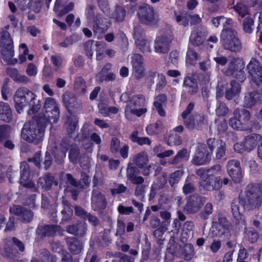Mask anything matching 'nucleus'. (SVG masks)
Listing matches in <instances>:
<instances>
[{
  "mask_svg": "<svg viewBox=\"0 0 262 262\" xmlns=\"http://www.w3.org/2000/svg\"><path fill=\"white\" fill-rule=\"evenodd\" d=\"M230 112V110L226 104L223 102H219L215 110L217 116H225Z\"/></svg>",
  "mask_w": 262,
  "mask_h": 262,
  "instance_id": "5fc2aeb1",
  "label": "nucleus"
},
{
  "mask_svg": "<svg viewBox=\"0 0 262 262\" xmlns=\"http://www.w3.org/2000/svg\"><path fill=\"white\" fill-rule=\"evenodd\" d=\"M126 15V10L121 6L117 5L112 14V18L116 21L121 23L124 21Z\"/></svg>",
  "mask_w": 262,
  "mask_h": 262,
  "instance_id": "58836bf2",
  "label": "nucleus"
},
{
  "mask_svg": "<svg viewBox=\"0 0 262 262\" xmlns=\"http://www.w3.org/2000/svg\"><path fill=\"white\" fill-rule=\"evenodd\" d=\"M226 167L233 181L236 184L241 183L243 176L239 161L234 159L230 160L228 162Z\"/></svg>",
  "mask_w": 262,
  "mask_h": 262,
  "instance_id": "a211bd4d",
  "label": "nucleus"
},
{
  "mask_svg": "<svg viewBox=\"0 0 262 262\" xmlns=\"http://www.w3.org/2000/svg\"><path fill=\"white\" fill-rule=\"evenodd\" d=\"M167 100V97L165 94L159 95L156 98V101L154 103L155 107L156 108L159 114L161 116H164L165 113L162 108V103L166 102Z\"/></svg>",
  "mask_w": 262,
  "mask_h": 262,
  "instance_id": "ea45409f",
  "label": "nucleus"
},
{
  "mask_svg": "<svg viewBox=\"0 0 262 262\" xmlns=\"http://www.w3.org/2000/svg\"><path fill=\"white\" fill-rule=\"evenodd\" d=\"M69 147V141L66 139H62L59 144L55 143L50 146V151L57 164L60 165L64 163Z\"/></svg>",
  "mask_w": 262,
  "mask_h": 262,
  "instance_id": "1a4fd4ad",
  "label": "nucleus"
},
{
  "mask_svg": "<svg viewBox=\"0 0 262 262\" xmlns=\"http://www.w3.org/2000/svg\"><path fill=\"white\" fill-rule=\"evenodd\" d=\"M207 144L199 143L191 163L197 166L208 163L211 158Z\"/></svg>",
  "mask_w": 262,
  "mask_h": 262,
  "instance_id": "4468645a",
  "label": "nucleus"
},
{
  "mask_svg": "<svg viewBox=\"0 0 262 262\" xmlns=\"http://www.w3.org/2000/svg\"><path fill=\"white\" fill-rule=\"evenodd\" d=\"M200 59L199 55L192 48H189L186 54V63L189 65L194 64Z\"/></svg>",
  "mask_w": 262,
  "mask_h": 262,
  "instance_id": "09e8293b",
  "label": "nucleus"
},
{
  "mask_svg": "<svg viewBox=\"0 0 262 262\" xmlns=\"http://www.w3.org/2000/svg\"><path fill=\"white\" fill-rule=\"evenodd\" d=\"M133 162L137 167L142 169L148 162V157L145 152L136 154L133 158Z\"/></svg>",
  "mask_w": 262,
  "mask_h": 262,
  "instance_id": "c9c22d12",
  "label": "nucleus"
},
{
  "mask_svg": "<svg viewBox=\"0 0 262 262\" xmlns=\"http://www.w3.org/2000/svg\"><path fill=\"white\" fill-rule=\"evenodd\" d=\"M62 231L61 227L57 225L48 224L43 226H38L36 230L37 237L40 239H43L46 237L55 236L57 233Z\"/></svg>",
  "mask_w": 262,
  "mask_h": 262,
  "instance_id": "6ab92c4d",
  "label": "nucleus"
},
{
  "mask_svg": "<svg viewBox=\"0 0 262 262\" xmlns=\"http://www.w3.org/2000/svg\"><path fill=\"white\" fill-rule=\"evenodd\" d=\"M254 20L250 17H246L243 22V28L244 31L248 34L252 32V26L254 25Z\"/></svg>",
  "mask_w": 262,
  "mask_h": 262,
  "instance_id": "13d9d810",
  "label": "nucleus"
},
{
  "mask_svg": "<svg viewBox=\"0 0 262 262\" xmlns=\"http://www.w3.org/2000/svg\"><path fill=\"white\" fill-rule=\"evenodd\" d=\"M251 87L253 89H259L262 93V66L255 58H252L246 68Z\"/></svg>",
  "mask_w": 262,
  "mask_h": 262,
  "instance_id": "0eeeda50",
  "label": "nucleus"
},
{
  "mask_svg": "<svg viewBox=\"0 0 262 262\" xmlns=\"http://www.w3.org/2000/svg\"><path fill=\"white\" fill-rule=\"evenodd\" d=\"M189 157V154L186 148H183L180 150L177 154L174 156L171 164H177L181 162L183 160H187Z\"/></svg>",
  "mask_w": 262,
  "mask_h": 262,
  "instance_id": "de8ad7c7",
  "label": "nucleus"
},
{
  "mask_svg": "<svg viewBox=\"0 0 262 262\" xmlns=\"http://www.w3.org/2000/svg\"><path fill=\"white\" fill-rule=\"evenodd\" d=\"M20 168L19 183L25 188H34L35 184L33 181L30 179V168L28 163L26 161L21 162Z\"/></svg>",
  "mask_w": 262,
  "mask_h": 262,
  "instance_id": "aec40b11",
  "label": "nucleus"
},
{
  "mask_svg": "<svg viewBox=\"0 0 262 262\" xmlns=\"http://www.w3.org/2000/svg\"><path fill=\"white\" fill-rule=\"evenodd\" d=\"M61 205L63 207L61 211V222L66 223L71 220L73 214V210L72 205L66 199H62Z\"/></svg>",
  "mask_w": 262,
  "mask_h": 262,
  "instance_id": "2f4dec72",
  "label": "nucleus"
},
{
  "mask_svg": "<svg viewBox=\"0 0 262 262\" xmlns=\"http://www.w3.org/2000/svg\"><path fill=\"white\" fill-rule=\"evenodd\" d=\"M183 86L190 95L196 94L199 91L197 80L191 76H187L184 78Z\"/></svg>",
  "mask_w": 262,
  "mask_h": 262,
  "instance_id": "c85d7f7f",
  "label": "nucleus"
},
{
  "mask_svg": "<svg viewBox=\"0 0 262 262\" xmlns=\"http://www.w3.org/2000/svg\"><path fill=\"white\" fill-rule=\"evenodd\" d=\"M77 122V119L74 117H68L65 126L67 128V133L70 137H71L72 134H73L76 130Z\"/></svg>",
  "mask_w": 262,
  "mask_h": 262,
  "instance_id": "49530a36",
  "label": "nucleus"
},
{
  "mask_svg": "<svg viewBox=\"0 0 262 262\" xmlns=\"http://www.w3.org/2000/svg\"><path fill=\"white\" fill-rule=\"evenodd\" d=\"M206 39L205 31L196 28L192 31L189 37V41L194 47H199L204 43Z\"/></svg>",
  "mask_w": 262,
  "mask_h": 262,
  "instance_id": "cd10ccee",
  "label": "nucleus"
},
{
  "mask_svg": "<svg viewBox=\"0 0 262 262\" xmlns=\"http://www.w3.org/2000/svg\"><path fill=\"white\" fill-rule=\"evenodd\" d=\"M262 204V196L259 188L253 184H249L243 192L239 194L238 199H234L231 204L233 217L238 222L242 220L243 214L240 205L244 209L253 210L258 209Z\"/></svg>",
  "mask_w": 262,
  "mask_h": 262,
  "instance_id": "f257e3e1",
  "label": "nucleus"
},
{
  "mask_svg": "<svg viewBox=\"0 0 262 262\" xmlns=\"http://www.w3.org/2000/svg\"><path fill=\"white\" fill-rule=\"evenodd\" d=\"M46 127L45 120L35 116L32 120L24 124L21 137L27 142L37 145L43 140Z\"/></svg>",
  "mask_w": 262,
  "mask_h": 262,
  "instance_id": "7ed1b4c3",
  "label": "nucleus"
},
{
  "mask_svg": "<svg viewBox=\"0 0 262 262\" xmlns=\"http://www.w3.org/2000/svg\"><path fill=\"white\" fill-rule=\"evenodd\" d=\"M255 90L245 94L244 98V106L245 107L251 108L262 102V94L257 89Z\"/></svg>",
  "mask_w": 262,
  "mask_h": 262,
  "instance_id": "4be33fe9",
  "label": "nucleus"
},
{
  "mask_svg": "<svg viewBox=\"0 0 262 262\" xmlns=\"http://www.w3.org/2000/svg\"><path fill=\"white\" fill-rule=\"evenodd\" d=\"M217 219V221L212 222L211 232L213 235H227L230 233V222L228 221L226 216L222 214L218 215Z\"/></svg>",
  "mask_w": 262,
  "mask_h": 262,
  "instance_id": "ddd939ff",
  "label": "nucleus"
},
{
  "mask_svg": "<svg viewBox=\"0 0 262 262\" xmlns=\"http://www.w3.org/2000/svg\"><path fill=\"white\" fill-rule=\"evenodd\" d=\"M53 184L57 186L58 182L55 180V177L48 172L43 174L37 181L38 187L46 191L51 190Z\"/></svg>",
  "mask_w": 262,
  "mask_h": 262,
  "instance_id": "a878e982",
  "label": "nucleus"
},
{
  "mask_svg": "<svg viewBox=\"0 0 262 262\" xmlns=\"http://www.w3.org/2000/svg\"><path fill=\"white\" fill-rule=\"evenodd\" d=\"M38 256L41 262H56L57 258L46 249L40 250Z\"/></svg>",
  "mask_w": 262,
  "mask_h": 262,
  "instance_id": "a19ab883",
  "label": "nucleus"
},
{
  "mask_svg": "<svg viewBox=\"0 0 262 262\" xmlns=\"http://www.w3.org/2000/svg\"><path fill=\"white\" fill-rule=\"evenodd\" d=\"M194 107V103L190 102L186 110L181 114V117L185 119L184 125L188 129L201 130L207 124V117L204 114L195 113L187 117L193 110Z\"/></svg>",
  "mask_w": 262,
  "mask_h": 262,
  "instance_id": "39448f33",
  "label": "nucleus"
},
{
  "mask_svg": "<svg viewBox=\"0 0 262 262\" xmlns=\"http://www.w3.org/2000/svg\"><path fill=\"white\" fill-rule=\"evenodd\" d=\"M145 102V99L143 95H135L127 104L126 111L129 112L138 117L141 116L146 112V108L141 107L144 106Z\"/></svg>",
  "mask_w": 262,
  "mask_h": 262,
  "instance_id": "dca6fc26",
  "label": "nucleus"
},
{
  "mask_svg": "<svg viewBox=\"0 0 262 262\" xmlns=\"http://www.w3.org/2000/svg\"><path fill=\"white\" fill-rule=\"evenodd\" d=\"M101 44L97 42L94 43V41L93 40H89L87 41L84 44V50L85 55L90 59L92 58L93 52V51L95 47L100 46Z\"/></svg>",
  "mask_w": 262,
  "mask_h": 262,
  "instance_id": "3c124183",
  "label": "nucleus"
},
{
  "mask_svg": "<svg viewBox=\"0 0 262 262\" xmlns=\"http://www.w3.org/2000/svg\"><path fill=\"white\" fill-rule=\"evenodd\" d=\"M262 136L257 134H252L246 136L243 142L247 149V152L253 150L261 140Z\"/></svg>",
  "mask_w": 262,
  "mask_h": 262,
  "instance_id": "7c9ffc66",
  "label": "nucleus"
},
{
  "mask_svg": "<svg viewBox=\"0 0 262 262\" xmlns=\"http://www.w3.org/2000/svg\"><path fill=\"white\" fill-rule=\"evenodd\" d=\"M173 39L171 29H168L167 33L156 38L155 41V51L159 54L167 53L170 50V45Z\"/></svg>",
  "mask_w": 262,
  "mask_h": 262,
  "instance_id": "9d476101",
  "label": "nucleus"
},
{
  "mask_svg": "<svg viewBox=\"0 0 262 262\" xmlns=\"http://www.w3.org/2000/svg\"><path fill=\"white\" fill-rule=\"evenodd\" d=\"M134 38L135 42H138L145 39V34L143 28L140 26H137L134 28Z\"/></svg>",
  "mask_w": 262,
  "mask_h": 262,
  "instance_id": "603ef678",
  "label": "nucleus"
},
{
  "mask_svg": "<svg viewBox=\"0 0 262 262\" xmlns=\"http://www.w3.org/2000/svg\"><path fill=\"white\" fill-rule=\"evenodd\" d=\"M53 158L50 151H46L43 159V165L46 170H48L52 165Z\"/></svg>",
  "mask_w": 262,
  "mask_h": 262,
  "instance_id": "338daca9",
  "label": "nucleus"
},
{
  "mask_svg": "<svg viewBox=\"0 0 262 262\" xmlns=\"http://www.w3.org/2000/svg\"><path fill=\"white\" fill-rule=\"evenodd\" d=\"M58 109L59 107L54 99L49 97L46 99L43 108V112L53 110L55 116H57Z\"/></svg>",
  "mask_w": 262,
  "mask_h": 262,
  "instance_id": "4c0bfd02",
  "label": "nucleus"
},
{
  "mask_svg": "<svg viewBox=\"0 0 262 262\" xmlns=\"http://www.w3.org/2000/svg\"><path fill=\"white\" fill-rule=\"evenodd\" d=\"M0 46L2 47H11L13 46V42L11 37L10 33L5 30L2 31L1 33Z\"/></svg>",
  "mask_w": 262,
  "mask_h": 262,
  "instance_id": "37998d69",
  "label": "nucleus"
},
{
  "mask_svg": "<svg viewBox=\"0 0 262 262\" xmlns=\"http://www.w3.org/2000/svg\"><path fill=\"white\" fill-rule=\"evenodd\" d=\"M78 163L83 169H88L90 167V158L85 153H83L78 159Z\"/></svg>",
  "mask_w": 262,
  "mask_h": 262,
  "instance_id": "680f3d73",
  "label": "nucleus"
},
{
  "mask_svg": "<svg viewBox=\"0 0 262 262\" xmlns=\"http://www.w3.org/2000/svg\"><path fill=\"white\" fill-rule=\"evenodd\" d=\"M18 253L14 250L10 245H6L4 247V255L9 258L13 259L17 257Z\"/></svg>",
  "mask_w": 262,
  "mask_h": 262,
  "instance_id": "774afa93",
  "label": "nucleus"
},
{
  "mask_svg": "<svg viewBox=\"0 0 262 262\" xmlns=\"http://www.w3.org/2000/svg\"><path fill=\"white\" fill-rule=\"evenodd\" d=\"M212 212L213 205L211 203H207L204 206L203 211L200 213L199 216L202 220H206Z\"/></svg>",
  "mask_w": 262,
  "mask_h": 262,
  "instance_id": "6e6d98bb",
  "label": "nucleus"
},
{
  "mask_svg": "<svg viewBox=\"0 0 262 262\" xmlns=\"http://www.w3.org/2000/svg\"><path fill=\"white\" fill-rule=\"evenodd\" d=\"M163 127V123L159 120L155 123L148 125L146 127V130L148 135H154L160 133L162 131Z\"/></svg>",
  "mask_w": 262,
  "mask_h": 262,
  "instance_id": "79ce46f5",
  "label": "nucleus"
},
{
  "mask_svg": "<svg viewBox=\"0 0 262 262\" xmlns=\"http://www.w3.org/2000/svg\"><path fill=\"white\" fill-rule=\"evenodd\" d=\"M9 212L16 216L18 220L25 224L31 223L34 217V213L31 210L20 205H13L9 208Z\"/></svg>",
  "mask_w": 262,
  "mask_h": 262,
  "instance_id": "f8f14e48",
  "label": "nucleus"
},
{
  "mask_svg": "<svg viewBox=\"0 0 262 262\" xmlns=\"http://www.w3.org/2000/svg\"><path fill=\"white\" fill-rule=\"evenodd\" d=\"M183 170H177L170 173L169 177L168 182L171 187H173L176 184H178L180 181L183 174Z\"/></svg>",
  "mask_w": 262,
  "mask_h": 262,
  "instance_id": "8fccbe9b",
  "label": "nucleus"
},
{
  "mask_svg": "<svg viewBox=\"0 0 262 262\" xmlns=\"http://www.w3.org/2000/svg\"><path fill=\"white\" fill-rule=\"evenodd\" d=\"M137 185L135 189L134 195L140 202H142L144 198L146 185L142 184Z\"/></svg>",
  "mask_w": 262,
  "mask_h": 262,
  "instance_id": "052dcab7",
  "label": "nucleus"
},
{
  "mask_svg": "<svg viewBox=\"0 0 262 262\" xmlns=\"http://www.w3.org/2000/svg\"><path fill=\"white\" fill-rule=\"evenodd\" d=\"M205 201V197L198 193H193L187 198L184 210L187 214L195 213L200 210Z\"/></svg>",
  "mask_w": 262,
  "mask_h": 262,
  "instance_id": "9b49d317",
  "label": "nucleus"
},
{
  "mask_svg": "<svg viewBox=\"0 0 262 262\" xmlns=\"http://www.w3.org/2000/svg\"><path fill=\"white\" fill-rule=\"evenodd\" d=\"M1 49L2 54L4 61L9 64H14L17 63V59H12L14 56L13 46L11 47H2Z\"/></svg>",
  "mask_w": 262,
  "mask_h": 262,
  "instance_id": "72a5a7b5",
  "label": "nucleus"
},
{
  "mask_svg": "<svg viewBox=\"0 0 262 262\" xmlns=\"http://www.w3.org/2000/svg\"><path fill=\"white\" fill-rule=\"evenodd\" d=\"M140 173L139 168L134 165L133 163H129L128 164L126 168V177L132 183L135 185H140L144 183V178L138 176Z\"/></svg>",
  "mask_w": 262,
  "mask_h": 262,
  "instance_id": "412c9836",
  "label": "nucleus"
},
{
  "mask_svg": "<svg viewBox=\"0 0 262 262\" xmlns=\"http://www.w3.org/2000/svg\"><path fill=\"white\" fill-rule=\"evenodd\" d=\"M194 254L193 247L191 244H186L181 253L182 257L187 261H190Z\"/></svg>",
  "mask_w": 262,
  "mask_h": 262,
  "instance_id": "c03bdc74",
  "label": "nucleus"
},
{
  "mask_svg": "<svg viewBox=\"0 0 262 262\" xmlns=\"http://www.w3.org/2000/svg\"><path fill=\"white\" fill-rule=\"evenodd\" d=\"M68 158L70 162L76 164L78 163V159L80 158L81 154L79 147L76 144H70Z\"/></svg>",
  "mask_w": 262,
  "mask_h": 262,
  "instance_id": "f704fd0d",
  "label": "nucleus"
},
{
  "mask_svg": "<svg viewBox=\"0 0 262 262\" xmlns=\"http://www.w3.org/2000/svg\"><path fill=\"white\" fill-rule=\"evenodd\" d=\"M206 144L211 157L213 151H214L213 157L214 160H220L226 157L227 152L226 144L222 140L210 138L207 140Z\"/></svg>",
  "mask_w": 262,
  "mask_h": 262,
  "instance_id": "6e6552de",
  "label": "nucleus"
},
{
  "mask_svg": "<svg viewBox=\"0 0 262 262\" xmlns=\"http://www.w3.org/2000/svg\"><path fill=\"white\" fill-rule=\"evenodd\" d=\"M199 188L200 191L203 189L206 191H213V187L212 185V178H207L199 182Z\"/></svg>",
  "mask_w": 262,
  "mask_h": 262,
  "instance_id": "bf43d9fd",
  "label": "nucleus"
},
{
  "mask_svg": "<svg viewBox=\"0 0 262 262\" xmlns=\"http://www.w3.org/2000/svg\"><path fill=\"white\" fill-rule=\"evenodd\" d=\"M91 201L94 210L100 216L104 215V210L107 205L105 196L99 191L93 190Z\"/></svg>",
  "mask_w": 262,
  "mask_h": 262,
  "instance_id": "f3484780",
  "label": "nucleus"
},
{
  "mask_svg": "<svg viewBox=\"0 0 262 262\" xmlns=\"http://www.w3.org/2000/svg\"><path fill=\"white\" fill-rule=\"evenodd\" d=\"M74 88L79 93H84L86 86L84 79L82 77H78L76 78L74 83Z\"/></svg>",
  "mask_w": 262,
  "mask_h": 262,
  "instance_id": "864d4df0",
  "label": "nucleus"
},
{
  "mask_svg": "<svg viewBox=\"0 0 262 262\" xmlns=\"http://www.w3.org/2000/svg\"><path fill=\"white\" fill-rule=\"evenodd\" d=\"M35 117L36 118H43L45 120V126H46L48 122H50L51 123L57 122L59 118V109H58L57 116H55L53 110H52L50 112L46 111L43 112L42 114H39Z\"/></svg>",
  "mask_w": 262,
  "mask_h": 262,
  "instance_id": "e433bc0d",
  "label": "nucleus"
},
{
  "mask_svg": "<svg viewBox=\"0 0 262 262\" xmlns=\"http://www.w3.org/2000/svg\"><path fill=\"white\" fill-rule=\"evenodd\" d=\"M223 48L232 52L238 53L242 50V43L238 38L237 32L231 26L224 25L220 39Z\"/></svg>",
  "mask_w": 262,
  "mask_h": 262,
  "instance_id": "20e7f679",
  "label": "nucleus"
},
{
  "mask_svg": "<svg viewBox=\"0 0 262 262\" xmlns=\"http://www.w3.org/2000/svg\"><path fill=\"white\" fill-rule=\"evenodd\" d=\"M183 192L185 195L194 193L196 190L194 183L188 177L185 180L182 188Z\"/></svg>",
  "mask_w": 262,
  "mask_h": 262,
  "instance_id": "a18cd8bd",
  "label": "nucleus"
},
{
  "mask_svg": "<svg viewBox=\"0 0 262 262\" xmlns=\"http://www.w3.org/2000/svg\"><path fill=\"white\" fill-rule=\"evenodd\" d=\"M211 21H212L213 25L216 28L218 27L221 23H225V24H224L223 26H224V25H227V24L228 25V23L229 24L230 26H231L230 24L231 19H228L223 16H220L215 17H213L211 19Z\"/></svg>",
  "mask_w": 262,
  "mask_h": 262,
  "instance_id": "69168bd1",
  "label": "nucleus"
},
{
  "mask_svg": "<svg viewBox=\"0 0 262 262\" xmlns=\"http://www.w3.org/2000/svg\"><path fill=\"white\" fill-rule=\"evenodd\" d=\"M245 63L243 59L239 57L233 58L230 60L228 68L224 71V73L227 76L233 75L239 69H244Z\"/></svg>",
  "mask_w": 262,
  "mask_h": 262,
  "instance_id": "bb28decb",
  "label": "nucleus"
},
{
  "mask_svg": "<svg viewBox=\"0 0 262 262\" xmlns=\"http://www.w3.org/2000/svg\"><path fill=\"white\" fill-rule=\"evenodd\" d=\"M233 117L229 120V124L234 129L248 130L250 128L251 114L245 108H236L233 113Z\"/></svg>",
  "mask_w": 262,
  "mask_h": 262,
  "instance_id": "423d86ee",
  "label": "nucleus"
},
{
  "mask_svg": "<svg viewBox=\"0 0 262 262\" xmlns=\"http://www.w3.org/2000/svg\"><path fill=\"white\" fill-rule=\"evenodd\" d=\"M12 119V111L10 105L7 103L0 102V120L9 123Z\"/></svg>",
  "mask_w": 262,
  "mask_h": 262,
  "instance_id": "473e14b6",
  "label": "nucleus"
},
{
  "mask_svg": "<svg viewBox=\"0 0 262 262\" xmlns=\"http://www.w3.org/2000/svg\"><path fill=\"white\" fill-rule=\"evenodd\" d=\"M66 231L76 237H83L86 233L87 225L85 222H77L66 227Z\"/></svg>",
  "mask_w": 262,
  "mask_h": 262,
  "instance_id": "b1692460",
  "label": "nucleus"
},
{
  "mask_svg": "<svg viewBox=\"0 0 262 262\" xmlns=\"http://www.w3.org/2000/svg\"><path fill=\"white\" fill-rule=\"evenodd\" d=\"M62 101L68 112L71 114L75 110L80 108V104L77 102L74 95L72 93L66 92L63 94Z\"/></svg>",
  "mask_w": 262,
  "mask_h": 262,
  "instance_id": "393cba45",
  "label": "nucleus"
},
{
  "mask_svg": "<svg viewBox=\"0 0 262 262\" xmlns=\"http://www.w3.org/2000/svg\"><path fill=\"white\" fill-rule=\"evenodd\" d=\"M235 11L241 16L244 17L246 15L249 14V9L247 6L242 3H238L233 6Z\"/></svg>",
  "mask_w": 262,
  "mask_h": 262,
  "instance_id": "4d7b16f0",
  "label": "nucleus"
},
{
  "mask_svg": "<svg viewBox=\"0 0 262 262\" xmlns=\"http://www.w3.org/2000/svg\"><path fill=\"white\" fill-rule=\"evenodd\" d=\"M140 21L145 25H150L158 21V18L152 7L147 4L140 6L138 12Z\"/></svg>",
  "mask_w": 262,
  "mask_h": 262,
  "instance_id": "2eb2a0df",
  "label": "nucleus"
},
{
  "mask_svg": "<svg viewBox=\"0 0 262 262\" xmlns=\"http://www.w3.org/2000/svg\"><path fill=\"white\" fill-rule=\"evenodd\" d=\"M133 73L136 79H140L144 76V68L143 64H136L135 66H133Z\"/></svg>",
  "mask_w": 262,
  "mask_h": 262,
  "instance_id": "0e129e2a",
  "label": "nucleus"
},
{
  "mask_svg": "<svg viewBox=\"0 0 262 262\" xmlns=\"http://www.w3.org/2000/svg\"><path fill=\"white\" fill-rule=\"evenodd\" d=\"M10 126L7 124L0 125V142L8 139L9 137V130Z\"/></svg>",
  "mask_w": 262,
  "mask_h": 262,
  "instance_id": "e2e57ef3",
  "label": "nucleus"
},
{
  "mask_svg": "<svg viewBox=\"0 0 262 262\" xmlns=\"http://www.w3.org/2000/svg\"><path fill=\"white\" fill-rule=\"evenodd\" d=\"M36 95L26 87L18 89L15 93L14 101L16 112L20 114L26 106H29L28 114L37 112L41 108L40 101L36 99Z\"/></svg>",
  "mask_w": 262,
  "mask_h": 262,
  "instance_id": "f03ea898",
  "label": "nucleus"
},
{
  "mask_svg": "<svg viewBox=\"0 0 262 262\" xmlns=\"http://www.w3.org/2000/svg\"><path fill=\"white\" fill-rule=\"evenodd\" d=\"M69 250L74 254H79L83 249L82 243L76 237H68L65 238Z\"/></svg>",
  "mask_w": 262,
  "mask_h": 262,
  "instance_id": "c756f323",
  "label": "nucleus"
},
{
  "mask_svg": "<svg viewBox=\"0 0 262 262\" xmlns=\"http://www.w3.org/2000/svg\"><path fill=\"white\" fill-rule=\"evenodd\" d=\"M110 25L107 19L103 18L100 14H97L93 21V30L95 34H102L107 31Z\"/></svg>",
  "mask_w": 262,
  "mask_h": 262,
  "instance_id": "5701e85b",
  "label": "nucleus"
}]
</instances>
